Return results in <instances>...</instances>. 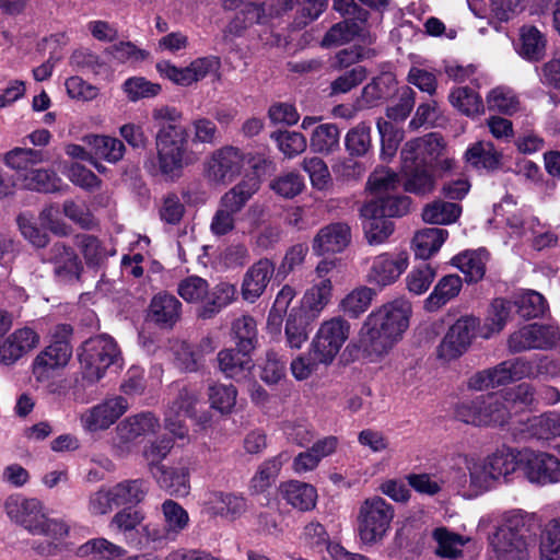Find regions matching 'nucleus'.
<instances>
[{
  "label": "nucleus",
  "mask_w": 560,
  "mask_h": 560,
  "mask_svg": "<svg viewBox=\"0 0 560 560\" xmlns=\"http://www.w3.org/2000/svg\"><path fill=\"white\" fill-rule=\"evenodd\" d=\"M521 451L504 448L487 457L490 464V470L494 474L497 480H510V476L521 469Z\"/></svg>",
  "instance_id": "43"
},
{
  "label": "nucleus",
  "mask_w": 560,
  "mask_h": 560,
  "mask_svg": "<svg viewBox=\"0 0 560 560\" xmlns=\"http://www.w3.org/2000/svg\"><path fill=\"white\" fill-rule=\"evenodd\" d=\"M488 109L504 115H513L520 109L521 103L516 93L508 86L492 89L486 97Z\"/></svg>",
  "instance_id": "55"
},
{
  "label": "nucleus",
  "mask_w": 560,
  "mask_h": 560,
  "mask_svg": "<svg viewBox=\"0 0 560 560\" xmlns=\"http://www.w3.org/2000/svg\"><path fill=\"white\" fill-rule=\"evenodd\" d=\"M511 411L500 394L480 395L459 401L455 406V418L474 427H501L510 419Z\"/></svg>",
  "instance_id": "5"
},
{
  "label": "nucleus",
  "mask_w": 560,
  "mask_h": 560,
  "mask_svg": "<svg viewBox=\"0 0 560 560\" xmlns=\"http://www.w3.org/2000/svg\"><path fill=\"white\" fill-rule=\"evenodd\" d=\"M47 161L44 151L16 147L3 156V162L7 166L15 171H26L28 167Z\"/></svg>",
  "instance_id": "56"
},
{
  "label": "nucleus",
  "mask_w": 560,
  "mask_h": 560,
  "mask_svg": "<svg viewBox=\"0 0 560 560\" xmlns=\"http://www.w3.org/2000/svg\"><path fill=\"white\" fill-rule=\"evenodd\" d=\"M259 183L250 177L243 179L220 198L219 206L234 215L243 210L248 200L258 191Z\"/></svg>",
  "instance_id": "36"
},
{
  "label": "nucleus",
  "mask_w": 560,
  "mask_h": 560,
  "mask_svg": "<svg viewBox=\"0 0 560 560\" xmlns=\"http://www.w3.org/2000/svg\"><path fill=\"white\" fill-rule=\"evenodd\" d=\"M232 335L238 350L253 352L258 342L256 320L249 315L236 318L232 324Z\"/></svg>",
  "instance_id": "48"
},
{
  "label": "nucleus",
  "mask_w": 560,
  "mask_h": 560,
  "mask_svg": "<svg viewBox=\"0 0 560 560\" xmlns=\"http://www.w3.org/2000/svg\"><path fill=\"white\" fill-rule=\"evenodd\" d=\"M279 492L288 504L300 511H310L316 505L317 491L312 485L291 480L281 483Z\"/></svg>",
  "instance_id": "32"
},
{
  "label": "nucleus",
  "mask_w": 560,
  "mask_h": 560,
  "mask_svg": "<svg viewBox=\"0 0 560 560\" xmlns=\"http://www.w3.org/2000/svg\"><path fill=\"white\" fill-rule=\"evenodd\" d=\"M376 293L374 289L361 285L349 292L340 302V310L352 318H358L371 306Z\"/></svg>",
  "instance_id": "46"
},
{
  "label": "nucleus",
  "mask_w": 560,
  "mask_h": 560,
  "mask_svg": "<svg viewBox=\"0 0 560 560\" xmlns=\"http://www.w3.org/2000/svg\"><path fill=\"white\" fill-rule=\"evenodd\" d=\"M79 360L86 380L100 381L112 365L121 366V353L117 342L107 334L85 340L79 352Z\"/></svg>",
  "instance_id": "6"
},
{
  "label": "nucleus",
  "mask_w": 560,
  "mask_h": 560,
  "mask_svg": "<svg viewBox=\"0 0 560 560\" xmlns=\"http://www.w3.org/2000/svg\"><path fill=\"white\" fill-rule=\"evenodd\" d=\"M161 509L164 521L163 528L151 529L150 526H145L144 529L147 530L148 537L153 541H174L188 527L189 514L179 503L171 499L165 500Z\"/></svg>",
  "instance_id": "19"
},
{
  "label": "nucleus",
  "mask_w": 560,
  "mask_h": 560,
  "mask_svg": "<svg viewBox=\"0 0 560 560\" xmlns=\"http://www.w3.org/2000/svg\"><path fill=\"white\" fill-rule=\"evenodd\" d=\"M47 261L52 265V272L60 282L78 281L83 265L74 249L62 242L55 243L48 250Z\"/></svg>",
  "instance_id": "18"
},
{
  "label": "nucleus",
  "mask_w": 560,
  "mask_h": 560,
  "mask_svg": "<svg viewBox=\"0 0 560 560\" xmlns=\"http://www.w3.org/2000/svg\"><path fill=\"white\" fill-rule=\"evenodd\" d=\"M541 560H560V518L549 521L540 536Z\"/></svg>",
  "instance_id": "61"
},
{
  "label": "nucleus",
  "mask_w": 560,
  "mask_h": 560,
  "mask_svg": "<svg viewBox=\"0 0 560 560\" xmlns=\"http://www.w3.org/2000/svg\"><path fill=\"white\" fill-rule=\"evenodd\" d=\"M288 459L287 454H279L265 460L250 480V488L255 493L266 491L277 479L283 462Z\"/></svg>",
  "instance_id": "49"
},
{
  "label": "nucleus",
  "mask_w": 560,
  "mask_h": 560,
  "mask_svg": "<svg viewBox=\"0 0 560 560\" xmlns=\"http://www.w3.org/2000/svg\"><path fill=\"white\" fill-rule=\"evenodd\" d=\"M371 145V127L365 122L351 128L345 137L346 150L352 158L365 155Z\"/></svg>",
  "instance_id": "59"
},
{
  "label": "nucleus",
  "mask_w": 560,
  "mask_h": 560,
  "mask_svg": "<svg viewBox=\"0 0 560 560\" xmlns=\"http://www.w3.org/2000/svg\"><path fill=\"white\" fill-rule=\"evenodd\" d=\"M81 556H95L104 560H144L142 556L125 557L126 550L105 538H94L80 546Z\"/></svg>",
  "instance_id": "42"
},
{
  "label": "nucleus",
  "mask_w": 560,
  "mask_h": 560,
  "mask_svg": "<svg viewBox=\"0 0 560 560\" xmlns=\"http://www.w3.org/2000/svg\"><path fill=\"white\" fill-rule=\"evenodd\" d=\"M447 236V230L442 228H427L419 231L413 237L416 257L429 259L441 248Z\"/></svg>",
  "instance_id": "41"
},
{
  "label": "nucleus",
  "mask_w": 560,
  "mask_h": 560,
  "mask_svg": "<svg viewBox=\"0 0 560 560\" xmlns=\"http://www.w3.org/2000/svg\"><path fill=\"white\" fill-rule=\"evenodd\" d=\"M395 511L384 498L365 499L358 512V533L362 542L375 545L384 539L393 522Z\"/></svg>",
  "instance_id": "7"
},
{
  "label": "nucleus",
  "mask_w": 560,
  "mask_h": 560,
  "mask_svg": "<svg viewBox=\"0 0 560 560\" xmlns=\"http://www.w3.org/2000/svg\"><path fill=\"white\" fill-rule=\"evenodd\" d=\"M366 271V281L378 288L394 284L409 265L407 252H385L371 257Z\"/></svg>",
  "instance_id": "12"
},
{
  "label": "nucleus",
  "mask_w": 560,
  "mask_h": 560,
  "mask_svg": "<svg viewBox=\"0 0 560 560\" xmlns=\"http://www.w3.org/2000/svg\"><path fill=\"white\" fill-rule=\"evenodd\" d=\"M191 142L195 145H215L220 142L221 133L215 122L207 117L198 116L190 122Z\"/></svg>",
  "instance_id": "58"
},
{
  "label": "nucleus",
  "mask_w": 560,
  "mask_h": 560,
  "mask_svg": "<svg viewBox=\"0 0 560 560\" xmlns=\"http://www.w3.org/2000/svg\"><path fill=\"white\" fill-rule=\"evenodd\" d=\"M520 460L521 470L529 482L546 486L560 481V460L557 456L525 448L521 451Z\"/></svg>",
  "instance_id": "14"
},
{
  "label": "nucleus",
  "mask_w": 560,
  "mask_h": 560,
  "mask_svg": "<svg viewBox=\"0 0 560 560\" xmlns=\"http://www.w3.org/2000/svg\"><path fill=\"white\" fill-rule=\"evenodd\" d=\"M39 343V336L32 328L16 329L0 343V363L12 365Z\"/></svg>",
  "instance_id": "23"
},
{
  "label": "nucleus",
  "mask_w": 560,
  "mask_h": 560,
  "mask_svg": "<svg viewBox=\"0 0 560 560\" xmlns=\"http://www.w3.org/2000/svg\"><path fill=\"white\" fill-rule=\"evenodd\" d=\"M427 540V528L416 521H406L396 534L399 548L411 552H420Z\"/></svg>",
  "instance_id": "47"
},
{
  "label": "nucleus",
  "mask_w": 560,
  "mask_h": 560,
  "mask_svg": "<svg viewBox=\"0 0 560 560\" xmlns=\"http://www.w3.org/2000/svg\"><path fill=\"white\" fill-rule=\"evenodd\" d=\"M275 273V264L268 258H260L244 273L241 294L244 301L255 303L266 291Z\"/></svg>",
  "instance_id": "21"
},
{
  "label": "nucleus",
  "mask_w": 560,
  "mask_h": 560,
  "mask_svg": "<svg viewBox=\"0 0 560 560\" xmlns=\"http://www.w3.org/2000/svg\"><path fill=\"white\" fill-rule=\"evenodd\" d=\"M523 357L500 362L495 366L485 369L471 375L468 387L474 390H486L504 386L525 378Z\"/></svg>",
  "instance_id": "13"
},
{
  "label": "nucleus",
  "mask_w": 560,
  "mask_h": 560,
  "mask_svg": "<svg viewBox=\"0 0 560 560\" xmlns=\"http://www.w3.org/2000/svg\"><path fill=\"white\" fill-rule=\"evenodd\" d=\"M75 245L80 249L89 267L101 266L107 258L108 252L102 242L91 234H78Z\"/></svg>",
  "instance_id": "57"
},
{
  "label": "nucleus",
  "mask_w": 560,
  "mask_h": 560,
  "mask_svg": "<svg viewBox=\"0 0 560 560\" xmlns=\"http://www.w3.org/2000/svg\"><path fill=\"white\" fill-rule=\"evenodd\" d=\"M412 307L399 298L373 310L359 330V348L371 360L387 354L409 327Z\"/></svg>",
  "instance_id": "3"
},
{
  "label": "nucleus",
  "mask_w": 560,
  "mask_h": 560,
  "mask_svg": "<svg viewBox=\"0 0 560 560\" xmlns=\"http://www.w3.org/2000/svg\"><path fill=\"white\" fill-rule=\"evenodd\" d=\"M182 302L173 294L160 292L149 305L150 319L161 328L172 329L182 316Z\"/></svg>",
  "instance_id": "25"
},
{
  "label": "nucleus",
  "mask_w": 560,
  "mask_h": 560,
  "mask_svg": "<svg viewBox=\"0 0 560 560\" xmlns=\"http://www.w3.org/2000/svg\"><path fill=\"white\" fill-rule=\"evenodd\" d=\"M365 205L375 206L378 214L390 219L393 217H401L408 213L410 208V198L387 194L384 196H377Z\"/></svg>",
  "instance_id": "60"
},
{
  "label": "nucleus",
  "mask_w": 560,
  "mask_h": 560,
  "mask_svg": "<svg viewBox=\"0 0 560 560\" xmlns=\"http://www.w3.org/2000/svg\"><path fill=\"white\" fill-rule=\"evenodd\" d=\"M361 215L364 218L363 230L370 245H381L393 234V221L378 214L375 206L364 205Z\"/></svg>",
  "instance_id": "30"
},
{
  "label": "nucleus",
  "mask_w": 560,
  "mask_h": 560,
  "mask_svg": "<svg viewBox=\"0 0 560 560\" xmlns=\"http://www.w3.org/2000/svg\"><path fill=\"white\" fill-rule=\"evenodd\" d=\"M8 517L25 528L32 535H42L46 539L28 541L31 550L38 557L50 558L61 551L62 541L70 534L69 524L62 518L48 517L44 503L36 498L11 495L4 502Z\"/></svg>",
  "instance_id": "2"
},
{
  "label": "nucleus",
  "mask_w": 560,
  "mask_h": 560,
  "mask_svg": "<svg viewBox=\"0 0 560 560\" xmlns=\"http://www.w3.org/2000/svg\"><path fill=\"white\" fill-rule=\"evenodd\" d=\"M430 166L418 163L417 161H406L401 159V173L404 175L405 190L416 195H425L431 192L435 186V179Z\"/></svg>",
  "instance_id": "29"
},
{
  "label": "nucleus",
  "mask_w": 560,
  "mask_h": 560,
  "mask_svg": "<svg viewBox=\"0 0 560 560\" xmlns=\"http://www.w3.org/2000/svg\"><path fill=\"white\" fill-rule=\"evenodd\" d=\"M200 405L199 393L192 388L184 387L168 404L166 409L191 419L197 425L205 429L210 424L211 416L208 411H200L198 408Z\"/></svg>",
  "instance_id": "27"
},
{
  "label": "nucleus",
  "mask_w": 560,
  "mask_h": 560,
  "mask_svg": "<svg viewBox=\"0 0 560 560\" xmlns=\"http://www.w3.org/2000/svg\"><path fill=\"white\" fill-rule=\"evenodd\" d=\"M514 306L512 301L506 299H494L489 308L483 325L479 328V334L483 339H490L503 330L512 317Z\"/></svg>",
  "instance_id": "34"
},
{
  "label": "nucleus",
  "mask_w": 560,
  "mask_h": 560,
  "mask_svg": "<svg viewBox=\"0 0 560 560\" xmlns=\"http://www.w3.org/2000/svg\"><path fill=\"white\" fill-rule=\"evenodd\" d=\"M160 428V419L151 411L129 416L117 424L113 446L120 455H126L139 439L158 433Z\"/></svg>",
  "instance_id": "10"
},
{
  "label": "nucleus",
  "mask_w": 560,
  "mask_h": 560,
  "mask_svg": "<svg viewBox=\"0 0 560 560\" xmlns=\"http://www.w3.org/2000/svg\"><path fill=\"white\" fill-rule=\"evenodd\" d=\"M236 294V287L230 282H220L212 290L208 289V295L200 308L199 316L202 318L213 317L221 310L233 303Z\"/></svg>",
  "instance_id": "37"
},
{
  "label": "nucleus",
  "mask_w": 560,
  "mask_h": 560,
  "mask_svg": "<svg viewBox=\"0 0 560 560\" xmlns=\"http://www.w3.org/2000/svg\"><path fill=\"white\" fill-rule=\"evenodd\" d=\"M72 355V347L67 340H54L42 350L33 361L32 371L35 380L48 382L54 372L65 368Z\"/></svg>",
  "instance_id": "17"
},
{
  "label": "nucleus",
  "mask_w": 560,
  "mask_h": 560,
  "mask_svg": "<svg viewBox=\"0 0 560 560\" xmlns=\"http://www.w3.org/2000/svg\"><path fill=\"white\" fill-rule=\"evenodd\" d=\"M61 184L60 177L52 170L32 168L23 175V186L39 192H55Z\"/></svg>",
  "instance_id": "50"
},
{
  "label": "nucleus",
  "mask_w": 560,
  "mask_h": 560,
  "mask_svg": "<svg viewBox=\"0 0 560 560\" xmlns=\"http://www.w3.org/2000/svg\"><path fill=\"white\" fill-rule=\"evenodd\" d=\"M340 131L335 124H322L315 127L310 138L313 152L330 154L339 148Z\"/></svg>",
  "instance_id": "45"
},
{
  "label": "nucleus",
  "mask_w": 560,
  "mask_h": 560,
  "mask_svg": "<svg viewBox=\"0 0 560 560\" xmlns=\"http://www.w3.org/2000/svg\"><path fill=\"white\" fill-rule=\"evenodd\" d=\"M83 142L92 151L93 156L115 164L122 160L126 147L117 138L105 135H86Z\"/></svg>",
  "instance_id": "33"
},
{
  "label": "nucleus",
  "mask_w": 560,
  "mask_h": 560,
  "mask_svg": "<svg viewBox=\"0 0 560 560\" xmlns=\"http://www.w3.org/2000/svg\"><path fill=\"white\" fill-rule=\"evenodd\" d=\"M479 319L475 316H462L447 330L438 347V357L444 361H452L463 355L469 348Z\"/></svg>",
  "instance_id": "15"
},
{
  "label": "nucleus",
  "mask_w": 560,
  "mask_h": 560,
  "mask_svg": "<svg viewBox=\"0 0 560 560\" xmlns=\"http://www.w3.org/2000/svg\"><path fill=\"white\" fill-rule=\"evenodd\" d=\"M460 213L462 208L457 203L435 200L423 208L422 219L431 224H451Z\"/></svg>",
  "instance_id": "54"
},
{
  "label": "nucleus",
  "mask_w": 560,
  "mask_h": 560,
  "mask_svg": "<svg viewBox=\"0 0 560 560\" xmlns=\"http://www.w3.org/2000/svg\"><path fill=\"white\" fill-rule=\"evenodd\" d=\"M445 143L439 133L432 132L421 138L409 140L400 152V159L417 161L420 164L432 166L443 155Z\"/></svg>",
  "instance_id": "20"
},
{
  "label": "nucleus",
  "mask_w": 560,
  "mask_h": 560,
  "mask_svg": "<svg viewBox=\"0 0 560 560\" xmlns=\"http://www.w3.org/2000/svg\"><path fill=\"white\" fill-rule=\"evenodd\" d=\"M463 287L462 278L458 275H447L439 280L431 294L425 300V308L430 312L436 311L448 301L456 298Z\"/></svg>",
  "instance_id": "39"
},
{
  "label": "nucleus",
  "mask_w": 560,
  "mask_h": 560,
  "mask_svg": "<svg viewBox=\"0 0 560 560\" xmlns=\"http://www.w3.org/2000/svg\"><path fill=\"white\" fill-rule=\"evenodd\" d=\"M432 538L438 547L435 553L441 558L455 559L462 553L466 544L464 537L446 527H438L432 532Z\"/></svg>",
  "instance_id": "53"
},
{
  "label": "nucleus",
  "mask_w": 560,
  "mask_h": 560,
  "mask_svg": "<svg viewBox=\"0 0 560 560\" xmlns=\"http://www.w3.org/2000/svg\"><path fill=\"white\" fill-rule=\"evenodd\" d=\"M525 378H556L560 376V359L548 355H536L534 358H524Z\"/></svg>",
  "instance_id": "52"
},
{
  "label": "nucleus",
  "mask_w": 560,
  "mask_h": 560,
  "mask_svg": "<svg viewBox=\"0 0 560 560\" xmlns=\"http://www.w3.org/2000/svg\"><path fill=\"white\" fill-rule=\"evenodd\" d=\"M451 104L463 115L475 117L483 114L485 105L481 96L468 86H459L450 93Z\"/></svg>",
  "instance_id": "44"
},
{
  "label": "nucleus",
  "mask_w": 560,
  "mask_h": 560,
  "mask_svg": "<svg viewBox=\"0 0 560 560\" xmlns=\"http://www.w3.org/2000/svg\"><path fill=\"white\" fill-rule=\"evenodd\" d=\"M203 508L211 516L234 521L246 511L247 504L241 494L214 490L206 493Z\"/></svg>",
  "instance_id": "22"
},
{
  "label": "nucleus",
  "mask_w": 560,
  "mask_h": 560,
  "mask_svg": "<svg viewBox=\"0 0 560 560\" xmlns=\"http://www.w3.org/2000/svg\"><path fill=\"white\" fill-rule=\"evenodd\" d=\"M158 127L155 135L156 159L145 163L153 175L167 180L178 179L185 167L192 165L198 156L188 149V131L179 125L182 113L172 106H160L152 110Z\"/></svg>",
  "instance_id": "1"
},
{
  "label": "nucleus",
  "mask_w": 560,
  "mask_h": 560,
  "mask_svg": "<svg viewBox=\"0 0 560 560\" xmlns=\"http://www.w3.org/2000/svg\"><path fill=\"white\" fill-rule=\"evenodd\" d=\"M465 159L476 170L495 171L501 166L502 153L490 141H478L470 145Z\"/></svg>",
  "instance_id": "35"
},
{
  "label": "nucleus",
  "mask_w": 560,
  "mask_h": 560,
  "mask_svg": "<svg viewBox=\"0 0 560 560\" xmlns=\"http://www.w3.org/2000/svg\"><path fill=\"white\" fill-rule=\"evenodd\" d=\"M546 46L547 39L536 26L521 27L516 51L523 59L529 62L540 61L546 55Z\"/></svg>",
  "instance_id": "31"
},
{
  "label": "nucleus",
  "mask_w": 560,
  "mask_h": 560,
  "mask_svg": "<svg viewBox=\"0 0 560 560\" xmlns=\"http://www.w3.org/2000/svg\"><path fill=\"white\" fill-rule=\"evenodd\" d=\"M331 290L332 285L330 279L318 280L305 292L303 296L305 307L317 316L329 303Z\"/></svg>",
  "instance_id": "63"
},
{
  "label": "nucleus",
  "mask_w": 560,
  "mask_h": 560,
  "mask_svg": "<svg viewBox=\"0 0 560 560\" xmlns=\"http://www.w3.org/2000/svg\"><path fill=\"white\" fill-rule=\"evenodd\" d=\"M245 158L242 151L232 145L214 150L205 162V176L213 184L228 185L242 174Z\"/></svg>",
  "instance_id": "11"
},
{
  "label": "nucleus",
  "mask_w": 560,
  "mask_h": 560,
  "mask_svg": "<svg viewBox=\"0 0 560 560\" xmlns=\"http://www.w3.org/2000/svg\"><path fill=\"white\" fill-rule=\"evenodd\" d=\"M128 409L129 404L122 396L109 397L81 415L82 427L89 432L106 430Z\"/></svg>",
  "instance_id": "16"
},
{
  "label": "nucleus",
  "mask_w": 560,
  "mask_h": 560,
  "mask_svg": "<svg viewBox=\"0 0 560 560\" xmlns=\"http://www.w3.org/2000/svg\"><path fill=\"white\" fill-rule=\"evenodd\" d=\"M560 347V327L555 324H527L514 330L508 338L511 353L529 350H551Z\"/></svg>",
  "instance_id": "9"
},
{
  "label": "nucleus",
  "mask_w": 560,
  "mask_h": 560,
  "mask_svg": "<svg viewBox=\"0 0 560 560\" xmlns=\"http://www.w3.org/2000/svg\"><path fill=\"white\" fill-rule=\"evenodd\" d=\"M350 331V323L341 316L324 320L311 342L315 360L330 364L348 340Z\"/></svg>",
  "instance_id": "8"
},
{
  "label": "nucleus",
  "mask_w": 560,
  "mask_h": 560,
  "mask_svg": "<svg viewBox=\"0 0 560 560\" xmlns=\"http://www.w3.org/2000/svg\"><path fill=\"white\" fill-rule=\"evenodd\" d=\"M488 256L486 249L470 250L455 256L452 261L466 276L467 281L478 282L486 273Z\"/></svg>",
  "instance_id": "40"
},
{
  "label": "nucleus",
  "mask_w": 560,
  "mask_h": 560,
  "mask_svg": "<svg viewBox=\"0 0 560 560\" xmlns=\"http://www.w3.org/2000/svg\"><path fill=\"white\" fill-rule=\"evenodd\" d=\"M368 21L346 19L332 25L325 34L322 46H340L353 40L355 37H363Z\"/></svg>",
  "instance_id": "38"
},
{
  "label": "nucleus",
  "mask_w": 560,
  "mask_h": 560,
  "mask_svg": "<svg viewBox=\"0 0 560 560\" xmlns=\"http://www.w3.org/2000/svg\"><path fill=\"white\" fill-rule=\"evenodd\" d=\"M285 340L291 349H300L308 339V320L300 312L292 311L285 323Z\"/></svg>",
  "instance_id": "62"
},
{
  "label": "nucleus",
  "mask_w": 560,
  "mask_h": 560,
  "mask_svg": "<svg viewBox=\"0 0 560 560\" xmlns=\"http://www.w3.org/2000/svg\"><path fill=\"white\" fill-rule=\"evenodd\" d=\"M252 352H245L236 349H223L218 355L220 371L229 378L241 381L246 378L254 369Z\"/></svg>",
  "instance_id": "28"
},
{
  "label": "nucleus",
  "mask_w": 560,
  "mask_h": 560,
  "mask_svg": "<svg viewBox=\"0 0 560 560\" xmlns=\"http://www.w3.org/2000/svg\"><path fill=\"white\" fill-rule=\"evenodd\" d=\"M110 489L116 506L138 504L148 493V485L142 479L125 480L115 485Z\"/></svg>",
  "instance_id": "51"
},
{
  "label": "nucleus",
  "mask_w": 560,
  "mask_h": 560,
  "mask_svg": "<svg viewBox=\"0 0 560 560\" xmlns=\"http://www.w3.org/2000/svg\"><path fill=\"white\" fill-rule=\"evenodd\" d=\"M278 149L287 159H293L302 154L307 148L306 138L296 131H278L271 135Z\"/></svg>",
  "instance_id": "64"
},
{
  "label": "nucleus",
  "mask_w": 560,
  "mask_h": 560,
  "mask_svg": "<svg viewBox=\"0 0 560 560\" xmlns=\"http://www.w3.org/2000/svg\"><path fill=\"white\" fill-rule=\"evenodd\" d=\"M351 242V229L347 223L336 222L322 228L313 240L316 255L342 252Z\"/></svg>",
  "instance_id": "24"
},
{
  "label": "nucleus",
  "mask_w": 560,
  "mask_h": 560,
  "mask_svg": "<svg viewBox=\"0 0 560 560\" xmlns=\"http://www.w3.org/2000/svg\"><path fill=\"white\" fill-rule=\"evenodd\" d=\"M533 515L513 512L490 538L489 560H528V542L535 535Z\"/></svg>",
  "instance_id": "4"
},
{
  "label": "nucleus",
  "mask_w": 560,
  "mask_h": 560,
  "mask_svg": "<svg viewBox=\"0 0 560 560\" xmlns=\"http://www.w3.org/2000/svg\"><path fill=\"white\" fill-rule=\"evenodd\" d=\"M174 446L173 439L160 436L150 441L142 451L153 478L160 487H167L168 468L162 464Z\"/></svg>",
  "instance_id": "26"
}]
</instances>
